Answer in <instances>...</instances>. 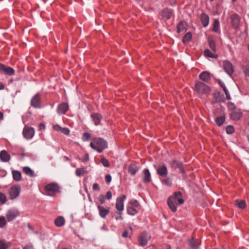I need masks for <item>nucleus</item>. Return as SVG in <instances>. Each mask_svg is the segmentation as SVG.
<instances>
[{"mask_svg":"<svg viewBox=\"0 0 249 249\" xmlns=\"http://www.w3.org/2000/svg\"><path fill=\"white\" fill-rule=\"evenodd\" d=\"M90 146L99 153H101L104 149L107 148V142L102 138H97L93 140Z\"/></svg>","mask_w":249,"mask_h":249,"instance_id":"1","label":"nucleus"},{"mask_svg":"<svg viewBox=\"0 0 249 249\" xmlns=\"http://www.w3.org/2000/svg\"><path fill=\"white\" fill-rule=\"evenodd\" d=\"M229 109L230 110V115L232 120L237 121L241 118L242 114L240 110L236 107L233 104H229Z\"/></svg>","mask_w":249,"mask_h":249,"instance_id":"2","label":"nucleus"},{"mask_svg":"<svg viewBox=\"0 0 249 249\" xmlns=\"http://www.w3.org/2000/svg\"><path fill=\"white\" fill-rule=\"evenodd\" d=\"M195 90L199 95H207L211 91L210 88L208 86L200 82L195 84Z\"/></svg>","mask_w":249,"mask_h":249,"instance_id":"3","label":"nucleus"},{"mask_svg":"<svg viewBox=\"0 0 249 249\" xmlns=\"http://www.w3.org/2000/svg\"><path fill=\"white\" fill-rule=\"evenodd\" d=\"M151 238L150 235L146 232L142 233L138 237L139 244L141 246H145Z\"/></svg>","mask_w":249,"mask_h":249,"instance_id":"4","label":"nucleus"},{"mask_svg":"<svg viewBox=\"0 0 249 249\" xmlns=\"http://www.w3.org/2000/svg\"><path fill=\"white\" fill-rule=\"evenodd\" d=\"M223 68L225 71L230 76H231L234 71V68L232 64L228 60L223 62Z\"/></svg>","mask_w":249,"mask_h":249,"instance_id":"5","label":"nucleus"},{"mask_svg":"<svg viewBox=\"0 0 249 249\" xmlns=\"http://www.w3.org/2000/svg\"><path fill=\"white\" fill-rule=\"evenodd\" d=\"M125 198L126 196L125 195H122V196L117 198L115 207L118 211L122 212L124 210V202Z\"/></svg>","mask_w":249,"mask_h":249,"instance_id":"6","label":"nucleus"},{"mask_svg":"<svg viewBox=\"0 0 249 249\" xmlns=\"http://www.w3.org/2000/svg\"><path fill=\"white\" fill-rule=\"evenodd\" d=\"M41 101V97L39 93H36L35 95L31 100V106L36 108H40L41 106L40 105Z\"/></svg>","mask_w":249,"mask_h":249,"instance_id":"7","label":"nucleus"},{"mask_svg":"<svg viewBox=\"0 0 249 249\" xmlns=\"http://www.w3.org/2000/svg\"><path fill=\"white\" fill-rule=\"evenodd\" d=\"M24 137L27 139H31L35 134V130L33 127L25 126L23 130Z\"/></svg>","mask_w":249,"mask_h":249,"instance_id":"8","label":"nucleus"},{"mask_svg":"<svg viewBox=\"0 0 249 249\" xmlns=\"http://www.w3.org/2000/svg\"><path fill=\"white\" fill-rule=\"evenodd\" d=\"M45 190L48 193H56L59 192V187L55 183H51L45 187Z\"/></svg>","mask_w":249,"mask_h":249,"instance_id":"9","label":"nucleus"},{"mask_svg":"<svg viewBox=\"0 0 249 249\" xmlns=\"http://www.w3.org/2000/svg\"><path fill=\"white\" fill-rule=\"evenodd\" d=\"M0 71L8 75H12L15 73V70L13 68L2 64H0Z\"/></svg>","mask_w":249,"mask_h":249,"instance_id":"10","label":"nucleus"},{"mask_svg":"<svg viewBox=\"0 0 249 249\" xmlns=\"http://www.w3.org/2000/svg\"><path fill=\"white\" fill-rule=\"evenodd\" d=\"M97 208L99 210V215L103 218H105L110 212L109 207L105 208L103 206L98 205Z\"/></svg>","mask_w":249,"mask_h":249,"instance_id":"11","label":"nucleus"},{"mask_svg":"<svg viewBox=\"0 0 249 249\" xmlns=\"http://www.w3.org/2000/svg\"><path fill=\"white\" fill-rule=\"evenodd\" d=\"M68 109V104L66 103H62L58 106L57 112L59 115L64 114L67 111Z\"/></svg>","mask_w":249,"mask_h":249,"instance_id":"12","label":"nucleus"},{"mask_svg":"<svg viewBox=\"0 0 249 249\" xmlns=\"http://www.w3.org/2000/svg\"><path fill=\"white\" fill-rule=\"evenodd\" d=\"M157 172L160 176L164 178L166 177L168 174V170L165 165H162L158 167Z\"/></svg>","mask_w":249,"mask_h":249,"instance_id":"13","label":"nucleus"},{"mask_svg":"<svg viewBox=\"0 0 249 249\" xmlns=\"http://www.w3.org/2000/svg\"><path fill=\"white\" fill-rule=\"evenodd\" d=\"M230 18L232 26L235 28H237L240 22L239 16L237 14H234L231 16Z\"/></svg>","mask_w":249,"mask_h":249,"instance_id":"14","label":"nucleus"},{"mask_svg":"<svg viewBox=\"0 0 249 249\" xmlns=\"http://www.w3.org/2000/svg\"><path fill=\"white\" fill-rule=\"evenodd\" d=\"M169 198H173V200L176 199L179 204H182L184 203V200L182 198V193L180 192H175L174 196H171Z\"/></svg>","mask_w":249,"mask_h":249,"instance_id":"15","label":"nucleus"},{"mask_svg":"<svg viewBox=\"0 0 249 249\" xmlns=\"http://www.w3.org/2000/svg\"><path fill=\"white\" fill-rule=\"evenodd\" d=\"M143 181L145 183L149 182L151 181V175L148 169H145L143 171Z\"/></svg>","mask_w":249,"mask_h":249,"instance_id":"16","label":"nucleus"},{"mask_svg":"<svg viewBox=\"0 0 249 249\" xmlns=\"http://www.w3.org/2000/svg\"><path fill=\"white\" fill-rule=\"evenodd\" d=\"M199 78L206 82H208L211 79L210 73L208 71H203L199 75Z\"/></svg>","mask_w":249,"mask_h":249,"instance_id":"17","label":"nucleus"},{"mask_svg":"<svg viewBox=\"0 0 249 249\" xmlns=\"http://www.w3.org/2000/svg\"><path fill=\"white\" fill-rule=\"evenodd\" d=\"M0 160L2 161L7 162L10 160V155L5 150H2L0 152Z\"/></svg>","mask_w":249,"mask_h":249,"instance_id":"18","label":"nucleus"},{"mask_svg":"<svg viewBox=\"0 0 249 249\" xmlns=\"http://www.w3.org/2000/svg\"><path fill=\"white\" fill-rule=\"evenodd\" d=\"M94 124L97 125L100 124V121L102 119V115L99 113H94L91 115Z\"/></svg>","mask_w":249,"mask_h":249,"instance_id":"19","label":"nucleus"},{"mask_svg":"<svg viewBox=\"0 0 249 249\" xmlns=\"http://www.w3.org/2000/svg\"><path fill=\"white\" fill-rule=\"evenodd\" d=\"M188 242L189 246L193 249H197L200 244L199 241L195 240L193 238L189 239Z\"/></svg>","mask_w":249,"mask_h":249,"instance_id":"20","label":"nucleus"},{"mask_svg":"<svg viewBox=\"0 0 249 249\" xmlns=\"http://www.w3.org/2000/svg\"><path fill=\"white\" fill-rule=\"evenodd\" d=\"M200 18L203 27H207L208 25L209 22V16L205 14H202L201 15Z\"/></svg>","mask_w":249,"mask_h":249,"instance_id":"21","label":"nucleus"},{"mask_svg":"<svg viewBox=\"0 0 249 249\" xmlns=\"http://www.w3.org/2000/svg\"><path fill=\"white\" fill-rule=\"evenodd\" d=\"M172 12L169 9H165L161 12L162 17L166 20L170 18Z\"/></svg>","mask_w":249,"mask_h":249,"instance_id":"22","label":"nucleus"},{"mask_svg":"<svg viewBox=\"0 0 249 249\" xmlns=\"http://www.w3.org/2000/svg\"><path fill=\"white\" fill-rule=\"evenodd\" d=\"M65 222V220L63 216L58 217L54 221L55 225L58 227L63 226Z\"/></svg>","mask_w":249,"mask_h":249,"instance_id":"23","label":"nucleus"},{"mask_svg":"<svg viewBox=\"0 0 249 249\" xmlns=\"http://www.w3.org/2000/svg\"><path fill=\"white\" fill-rule=\"evenodd\" d=\"M16 217V212L15 210H10L6 213V218L8 221L13 220Z\"/></svg>","mask_w":249,"mask_h":249,"instance_id":"24","label":"nucleus"},{"mask_svg":"<svg viewBox=\"0 0 249 249\" xmlns=\"http://www.w3.org/2000/svg\"><path fill=\"white\" fill-rule=\"evenodd\" d=\"M168 205L173 212L177 211L176 204L173 202V198H169L167 201Z\"/></svg>","mask_w":249,"mask_h":249,"instance_id":"25","label":"nucleus"},{"mask_svg":"<svg viewBox=\"0 0 249 249\" xmlns=\"http://www.w3.org/2000/svg\"><path fill=\"white\" fill-rule=\"evenodd\" d=\"M138 170V167L135 165H130L128 167V172L132 175H134Z\"/></svg>","mask_w":249,"mask_h":249,"instance_id":"26","label":"nucleus"},{"mask_svg":"<svg viewBox=\"0 0 249 249\" xmlns=\"http://www.w3.org/2000/svg\"><path fill=\"white\" fill-rule=\"evenodd\" d=\"M225 121V117L224 115L216 117L215 120L216 124L218 126L222 125Z\"/></svg>","mask_w":249,"mask_h":249,"instance_id":"27","label":"nucleus"},{"mask_svg":"<svg viewBox=\"0 0 249 249\" xmlns=\"http://www.w3.org/2000/svg\"><path fill=\"white\" fill-rule=\"evenodd\" d=\"M23 172L30 177H33L35 176L34 171L29 167H24L23 169Z\"/></svg>","mask_w":249,"mask_h":249,"instance_id":"28","label":"nucleus"},{"mask_svg":"<svg viewBox=\"0 0 249 249\" xmlns=\"http://www.w3.org/2000/svg\"><path fill=\"white\" fill-rule=\"evenodd\" d=\"M205 56L210 58H217V55L214 54L213 52L210 51L209 49H205L204 52Z\"/></svg>","mask_w":249,"mask_h":249,"instance_id":"29","label":"nucleus"},{"mask_svg":"<svg viewBox=\"0 0 249 249\" xmlns=\"http://www.w3.org/2000/svg\"><path fill=\"white\" fill-rule=\"evenodd\" d=\"M9 195L10 199L16 198V186L13 185L9 190Z\"/></svg>","mask_w":249,"mask_h":249,"instance_id":"30","label":"nucleus"},{"mask_svg":"<svg viewBox=\"0 0 249 249\" xmlns=\"http://www.w3.org/2000/svg\"><path fill=\"white\" fill-rule=\"evenodd\" d=\"M219 83L220 86L221 87V88L223 89L226 94L227 99L228 100L231 99L230 94L228 89H227L225 84L222 82H221L220 81L219 82Z\"/></svg>","mask_w":249,"mask_h":249,"instance_id":"31","label":"nucleus"},{"mask_svg":"<svg viewBox=\"0 0 249 249\" xmlns=\"http://www.w3.org/2000/svg\"><path fill=\"white\" fill-rule=\"evenodd\" d=\"M171 166L173 168H178L182 169L183 168V165L181 162H180L177 160H173L171 163Z\"/></svg>","mask_w":249,"mask_h":249,"instance_id":"32","label":"nucleus"},{"mask_svg":"<svg viewBox=\"0 0 249 249\" xmlns=\"http://www.w3.org/2000/svg\"><path fill=\"white\" fill-rule=\"evenodd\" d=\"M178 32L180 33L186 29V24L184 21H180L177 27Z\"/></svg>","mask_w":249,"mask_h":249,"instance_id":"33","label":"nucleus"},{"mask_svg":"<svg viewBox=\"0 0 249 249\" xmlns=\"http://www.w3.org/2000/svg\"><path fill=\"white\" fill-rule=\"evenodd\" d=\"M208 42L210 48L211 49L213 52H215L216 48L214 41L212 38H209Z\"/></svg>","mask_w":249,"mask_h":249,"instance_id":"34","label":"nucleus"},{"mask_svg":"<svg viewBox=\"0 0 249 249\" xmlns=\"http://www.w3.org/2000/svg\"><path fill=\"white\" fill-rule=\"evenodd\" d=\"M192 34L190 32L187 33L183 37L182 41L184 43H185L192 39Z\"/></svg>","mask_w":249,"mask_h":249,"instance_id":"35","label":"nucleus"},{"mask_svg":"<svg viewBox=\"0 0 249 249\" xmlns=\"http://www.w3.org/2000/svg\"><path fill=\"white\" fill-rule=\"evenodd\" d=\"M86 173V170L83 168H79L76 170L75 174L77 177L83 176Z\"/></svg>","mask_w":249,"mask_h":249,"instance_id":"36","label":"nucleus"},{"mask_svg":"<svg viewBox=\"0 0 249 249\" xmlns=\"http://www.w3.org/2000/svg\"><path fill=\"white\" fill-rule=\"evenodd\" d=\"M236 203L237 206L241 209H245L246 208V204L244 200H237Z\"/></svg>","mask_w":249,"mask_h":249,"instance_id":"37","label":"nucleus"},{"mask_svg":"<svg viewBox=\"0 0 249 249\" xmlns=\"http://www.w3.org/2000/svg\"><path fill=\"white\" fill-rule=\"evenodd\" d=\"M127 212L129 215H134L137 213V211L132 207H127Z\"/></svg>","mask_w":249,"mask_h":249,"instance_id":"38","label":"nucleus"},{"mask_svg":"<svg viewBox=\"0 0 249 249\" xmlns=\"http://www.w3.org/2000/svg\"><path fill=\"white\" fill-rule=\"evenodd\" d=\"M161 182L168 186H171L172 184V179L169 178L162 180Z\"/></svg>","mask_w":249,"mask_h":249,"instance_id":"39","label":"nucleus"},{"mask_svg":"<svg viewBox=\"0 0 249 249\" xmlns=\"http://www.w3.org/2000/svg\"><path fill=\"white\" fill-rule=\"evenodd\" d=\"M219 23L218 19H215L213 23V31L214 32H217L219 29Z\"/></svg>","mask_w":249,"mask_h":249,"instance_id":"40","label":"nucleus"},{"mask_svg":"<svg viewBox=\"0 0 249 249\" xmlns=\"http://www.w3.org/2000/svg\"><path fill=\"white\" fill-rule=\"evenodd\" d=\"M226 131L228 134H231L234 131V127L231 125H228L226 128Z\"/></svg>","mask_w":249,"mask_h":249,"instance_id":"41","label":"nucleus"},{"mask_svg":"<svg viewBox=\"0 0 249 249\" xmlns=\"http://www.w3.org/2000/svg\"><path fill=\"white\" fill-rule=\"evenodd\" d=\"M6 196L4 194L0 193V203L1 204H4L6 202Z\"/></svg>","mask_w":249,"mask_h":249,"instance_id":"42","label":"nucleus"},{"mask_svg":"<svg viewBox=\"0 0 249 249\" xmlns=\"http://www.w3.org/2000/svg\"><path fill=\"white\" fill-rule=\"evenodd\" d=\"M101 162L103 164V165L106 167H108L110 165V164L108 160L105 158H102Z\"/></svg>","mask_w":249,"mask_h":249,"instance_id":"43","label":"nucleus"},{"mask_svg":"<svg viewBox=\"0 0 249 249\" xmlns=\"http://www.w3.org/2000/svg\"><path fill=\"white\" fill-rule=\"evenodd\" d=\"M98 200H99V201L100 202V203L101 204H103L105 203V196L102 195V194H101L98 197Z\"/></svg>","mask_w":249,"mask_h":249,"instance_id":"44","label":"nucleus"},{"mask_svg":"<svg viewBox=\"0 0 249 249\" xmlns=\"http://www.w3.org/2000/svg\"><path fill=\"white\" fill-rule=\"evenodd\" d=\"M129 204L134 207H139L140 206V204L139 202L136 199H133L129 201Z\"/></svg>","mask_w":249,"mask_h":249,"instance_id":"45","label":"nucleus"},{"mask_svg":"<svg viewBox=\"0 0 249 249\" xmlns=\"http://www.w3.org/2000/svg\"><path fill=\"white\" fill-rule=\"evenodd\" d=\"M6 224V220L4 216L0 217V227H3Z\"/></svg>","mask_w":249,"mask_h":249,"instance_id":"46","label":"nucleus"},{"mask_svg":"<svg viewBox=\"0 0 249 249\" xmlns=\"http://www.w3.org/2000/svg\"><path fill=\"white\" fill-rule=\"evenodd\" d=\"M90 137V134L89 133H84L83 135V140L85 141L88 140Z\"/></svg>","mask_w":249,"mask_h":249,"instance_id":"47","label":"nucleus"},{"mask_svg":"<svg viewBox=\"0 0 249 249\" xmlns=\"http://www.w3.org/2000/svg\"><path fill=\"white\" fill-rule=\"evenodd\" d=\"M61 132L65 135H68L70 133V130L69 128L66 127H62Z\"/></svg>","mask_w":249,"mask_h":249,"instance_id":"48","label":"nucleus"},{"mask_svg":"<svg viewBox=\"0 0 249 249\" xmlns=\"http://www.w3.org/2000/svg\"><path fill=\"white\" fill-rule=\"evenodd\" d=\"M89 155L88 154H86L84 157L81 159V160L83 162H86L89 160Z\"/></svg>","mask_w":249,"mask_h":249,"instance_id":"49","label":"nucleus"},{"mask_svg":"<svg viewBox=\"0 0 249 249\" xmlns=\"http://www.w3.org/2000/svg\"><path fill=\"white\" fill-rule=\"evenodd\" d=\"M105 179L107 183H109L111 181V177L110 175H107L105 176Z\"/></svg>","mask_w":249,"mask_h":249,"instance_id":"50","label":"nucleus"},{"mask_svg":"<svg viewBox=\"0 0 249 249\" xmlns=\"http://www.w3.org/2000/svg\"><path fill=\"white\" fill-rule=\"evenodd\" d=\"M21 180V174L19 171H17V181Z\"/></svg>","mask_w":249,"mask_h":249,"instance_id":"51","label":"nucleus"},{"mask_svg":"<svg viewBox=\"0 0 249 249\" xmlns=\"http://www.w3.org/2000/svg\"><path fill=\"white\" fill-rule=\"evenodd\" d=\"M7 246L5 244L1 241H0V249H6Z\"/></svg>","mask_w":249,"mask_h":249,"instance_id":"52","label":"nucleus"},{"mask_svg":"<svg viewBox=\"0 0 249 249\" xmlns=\"http://www.w3.org/2000/svg\"><path fill=\"white\" fill-rule=\"evenodd\" d=\"M92 188L94 190L99 191L100 188L99 185L97 183H94L92 186Z\"/></svg>","mask_w":249,"mask_h":249,"instance_id":"53","label":"nucleus"},{"mask_svg":"<svg viewBox=\"0 0 249 249\" xmlns=\"http://www.w3.org/2000/svg\"><path fill=\"white\" fill-rule=\"evenodd\" d=\"M112 197V193L110 191H108L106 194V198L108 200H110Z\"/></svg>","mask_w":249,"mask_h":249,"instance_id":"54","label":"nucleus"},{"mask_svg":"<svg viewBox=\"0 0 249 249\" xmlns=\"http://www.w3.org/2000/svg\"><path fill=\"white\" fill-rule=\"evenodd\" d=\"M62 127H61L59 125L56 124L53 126V128L56 131H61V129Z\"/></svg>","mask_w":249,"mask_h":249,"instance_id":"55","label":"nucleus"},{"mask_svg":"<svg viewBox=\"0 0 249 249\" xmlns=\"http://www.w3.org/2000/svg\"><path fill=\"white\" fill-rule=\"evenodd\" d=\"M244 72L246 76H249V66L245 69Z\"/></svg>","mask_w":249,"mask_h":249,"instance_id":"56","label":"nucleus"},{"mask_svg":"<svg viewBox=\"0 0 249 249\" xmlns=\"http://www.w3.org/2000/svg\"><path fill=\"white\" fill-rule=\"evenodd\" d=\"M119 216H116L115 217V219L117 220H123V216H122L121 215V213H119Z\"/></svg>","mask_w":249,"mask_h":249,"instance_id":"57","label":"nucleus"},{"mask_svg":"<svg viewBox=\"0 0 249 249\" xmlns=\"http://www.w3.org/2000/svg\"><path fill=\"white\" fill-rule=\"evenodd\" d=\"M23 249H34L33 246L31 244H29L24 247Z\"/></svg>","mask_w":249,"mask_h":249,"instance_id":"58","label":"nucleus"},{"mask_svg":"<svg viewBox=\"0 0 249 249\" xmlns=\"http://www.w3.org/2000/svg\"><path fill=\"white\" fill-rule=\"evenodd\" d=\"M20 192V187L17 185V197L18 196Z\"/></svg>","mask_w":249,"mask_h":249,"instance_id":"59","label":"nucleus"},{"mask_svg":"<svg viewBox=\"0 0 249 249\" xmlns=\"http://www.w3.org/2000/svg\"><path fill=\"white\" fill-rule=\"evenodd\" d=\"M123 237L126 238L128 237V232L126 231H124L122 234Z\"/></svg>","mask_w":249,"mask_h":249,"instance_id":"60","label":"nucleus"},{"mask_svg":"<svg viewBox=\"0 0 249 249\" xmlns=\"http://www.w3.org/2000/svg\"><path fill=\"white\" fill-rule=\"evenodd\" d=\"M12 176L14 180H16V170L12 171Z\"/></svg>","mask_w":249,"mask_h":249,"instance_id":"61","label":"nucleus"},{"mask_svg":"<svg viewBox=\"0 0 249 249\" xmlns=\"http://www.w3.org/2000/svg\"><path fill=\"white\" fill-rule=\"evenodd\" d=\"M39 127L40 129H42V128H45V125L42 124H41L40 125H39Z\"/></svg>","mask_w":249,"mask_h":249,"instance_id":"62","label":"nucleus"},{"mask_svg":"<svg viewBox=\"0 0 249 249\" xmlns=\"http://www.w3.org/2000/svg\"><path fill=\"white\" fill-rule=\"evenodd\" d=\"M3 117V113L0 112V120H2Z\"/></svg>","mask_w":249,"mask_h":249,"instance_id":"63","label":"nucleus"},{"mask_svg":"<svg viewBox=\"0 0 249 249\" xmlns=\"http://www.w3.org/2000/svg\"><path fill=\"white\" fill-rule=\"evenodd\" d=\"M4 88L3 85L2 83H0V89H2Z\"/></svg>","mask_w":249,"mask_h":249,"instance_id":"64","label":"nucleus"}]
</instances>
